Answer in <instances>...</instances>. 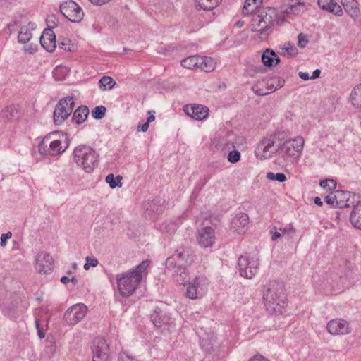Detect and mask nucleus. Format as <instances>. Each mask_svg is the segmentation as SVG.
I'll return each mask as SVG.
<instances>
[{"label":"nucleus","instance_id":"37998d69","mask_svg":"<svg viewBox=\"0 0 361 361\" xmlns=\"http://www.w3.org/2000/svg\"><path fill=\"white\" fill-rule=\"evenodd\" d=\"M46 23L47 25L48 26V28L53 29L58 26V18L54 14L49 15L46 18Z\"/></svg>","mask_w":361,"mask_h":361},{"label":"nucleus","instance_id":"4d7b16f0","mask_svg":"<svg viewBox=\"0 0 361 361\" xmlns=\"http://www.w3.org/2000/svg\"><path fill=\"white\" fill-rule=\"evenodd\" d=\"M280 231H282L283 233H286L289 231L294 233L295 231L291 225H289L288 227H286L284 228H280Z\"/></svg>","mask_w":361,"mask_h":361},{"label":"nucleus","instance_id":"a878e982","mask_svg":"<svg viewBox=\"0 0 361 361\" xmlns=\"http://www.w3.org/2000/svg\"><path fill=\"white\" fill-rule=\"evenodd\" d=\"M216 68V62L212 57L201 56L199 58L198 68L204 72H212Z\"/></svg>","mask_w":361,"mask_h":361},{"label":"nucleus","instance_id":"f3484780","mask_svg":"<svg viewBox=\"0 0 361 361\" xmlns=\"http://www.w3.org/2000/svg\"><path fill=\"white\" fill-rule=\"evenodd\" d=\"M327 330L332 335L346 334L350 332L349 323L341 319H336L327 323Z\"/></svg>","mask_w":361,"mask_h":361},{"label":"nucleus","instance_id":"5701e85b","mask_svg":"<svg viewBox=\"0 0 361 361\" xmlns=\"http://www.w3.org/2000/svg\"><path fill=\"white\" fill-rule=\"evenodd\" d=\"M261 58L263 64L267 67L277 65L280 62V58L276 53L271 49H266L262 54Z\"/></svg>","mask_w":361,"mask_h":361},{"label":"nucleus","instance_id":"49530a36","mask_svg":"<svg viewBox=\"0 0 361 361\" xmlns=\"http://www.w3.org/2000/svg\"><path fill=\"white\" fill-rule=\"evenodd\" d=\"M12 236V233L11 232L8 231L6 233H3L1 234V237H0V245L1 247H4L6 245V241L8 239L11 238Z\"/></svg>","mask_w":361,"mask_h":361},{"label":"nucleus","instance_id":"774afa93","mask_svg":"<svg viewBox=\"0 0 361 361\" xmlns=\"http://www.w3.org/2000/svg\"><path fill=\"white\" fill-rule=\"evenodd\" d=\"M13 0H0V4L1 2H5V3H11Z\"/></svg>","mask_w":361,"mask_h":361},{"label":"nucleus","instance_id":"f03ea898","mask_svg":"<svg viewBox=\"0 0 361 361\" xmlns=\"http://www.w3.org/2000/svg\"><path fill=\"white\" fill-rule=\"evenodd\" d=\"M194 262L193 252L189 249H178L176 252L166 259L168 269H173V278L179 284H185L189 272L187 267Z\"/></svg>","mask_w":361,"mask_h":361},{"label":"nucleus","instance_id":"8fccbe9b","mask_svg":"<svg viewBox=\"0 0 361 361\" xmlns=\"http://www.w3.org/2000/svg\"><path fill=\"white\" fill-rule=\"evenodd\" d=\"M85 260L91 267H94L97 266V264L99 263L97 259H96L95 257H90V256L86 257Z\"/></svg>","mask_w":361,"mask_h":361},{"label":"nucleus","instance_id":"2eb2a0df","mask_svg":"<svg viewBox=\"0 0 361 361\" xmlns=\"http://www.w3.org/2000/svg\"><path fill=\"white\" fill-rule=\"evenodd\" d=\"M54 268V260L50 254L40 252L35 257V269L40 274H47Z\"/></svg>","mask_w":361,"mask_h":361},{"label":"nucleus","instance_id":"680f3d73","mask_svg":"<svg viewBox=\"0 0 361 361\" xmlns=\"http://www.w3.org/2000/svg\"><path fill=\"white\" fill-rule=\"evenodd\" d=\"M314 202L316 205L319 206V207L322 206V204H323V202L319 197H314Z\"/></svg>","mask_w":361,"mask_h":361},{"label":"nucleus","instance_id":"72a5a7b5","mask_svg":"<svg viewBox=\"0 0 361 361\" xmlns=\"http://www.w3.org/2000/svg\"><path fill=\"white\" fill-rule=\"evenodd\" d=\"M99 83L100 89L103 91L111 90L116 85V82L110 76H103Z\"/></svg>","mask_w":361,"mask_h":361},{"label":"nucleus","instance_id":"ddd939ff","mask_svg":"<svg viewBox=\"0 0 361 361\" xmlns=\"http://www.w3.org/2000/svg\"><path fill=\"white\" fill-rule=\"evenodd\" d=\"M92 350V361H109V347L103 338L94 339Z\"/></svg>","mask_w":361,"mask_h":361},{"label":"nucleus","instance_id":"c9c22d12","mask_svg":"<svg viewBox=\"0 0 361 361\" xmlns=\"http://www.w3.org/2000/svg\"><path fill=\"white\" fill-rule=\"evenodd\" d=\"M106 109L105 106L100 105L94 107L92 111V116L97 120L102 119L106 114Z\"/></svg>","mask_w":361,"mask_h":361},{"label":"nucleus","instance_id":"5fc2aeb1","mask_svg":"<svg viewBox=\"0 0 361 361\" xmlns=\"http://www.w3.org/2000/svg\"><path fill=\"white\" fill-rule=\"evenodd\" d=\"M248 361H269V360L262 355H256L250 358Z\"/></svg>","mask_w":361,"mask_h":361},{"label":"nucleus","instance_id":"338daca9","mask_svg":"<svg viewBox=\"0 0 361 361\" xmlns=\"http://www.w3.org/2000/svg\"><path fill=\"white\" fill-rule=\"evenodd\" d=\"M90 265L86 262V263L84 264V267L83 268L85 269V270H88L90 268Z\"/></svg>","mask_w":361,"mask_h":361},{"label":"nucleus","instance_id":"dca6fc26","mask_svg":"<svg viewBox=\"0 0 361 361\" xmlns=\"http://www.w3.org/2000/svg\"><path fill=\"white\" fill-rule=\"evenodd\" d=\"M197 240L201 247L207 248L212 247L216 240L214 230L211 227H204L200 229Z\"/></svg>","mask_w":361,"mask_h":361},{"label":"nucleus","instance_id":"aec40b11","mask_svg":"<svg viewBox=\"0 0 361 361\" xmlns=\"http://www.w3.org/2000/svg\"><path fill=\"white\" fill-rule=\"evenodd\" d=\"M41 45L49 52H53L56 47V35L50 28L45 29L40 37Z\"/></svg>","mask_w":361,"mask_h":361},{"label":"nucleus","instance_id":"f8f14e48","mask_svg":"<svg viewBox=\"0 0 361 361\" xmlns=\"http://www.w3.org/2000/svg\"><path fill=\"white\" fill-rule=\"evenodd\" d=\"M87 307L82 303H78L69 307L64 314V323L73 326L80 322L86 315Z\"/></svg>","mask_w":361,"mask_h":361},{"label":"nucleus","instance_id":"6ab92c4d","mask_svg":"<svg viewBox=\"0 0 361 361\" xmlns=\"http://www.w3.org/2000/svg\"><path fill=\"white\" fill-rule=\"evenodd\" d=\"M250 219L247 214L240 212L231 220V227L236 233H245L247 229Z\"/></svg>","mask_w":361,"mask_h":361},{"label":"nucleus","instance_id":"603ef678","mask_svg":"<svg viewBox=\"0 0 361 361\" xmlns=\"http://www.w3.org/2000/svg\"><path fill=\"white\" fill-rule=\"evenodd\" d=\"M20 22L19 20H14L13 22H11V23H9L8 25V29L9 30L10 32H11L13 31V27L14 26H20Z\"/></svg>","mask_w":361,"mask_h":361},{"label":"nucleus","instance_id":"4be33fe9","mask_svg":"<svg viewBox=\"0 0 361 361\" xmlns=\"http://www.w3.org/2000/svg\"><path fill=\"white\" fill-rule=\"evenodd\" d=\"M36 28L35 23L29 22L27 25L20 26L18 35V42L21 44L27 43L32 38V30Z\"/></svg>","mask_w":361,"mask_h":361},{"label":"nucleus","instance_id":"6e6d98bb","mask_svg":"<svg viewBox=\"0 0 361 361\" xmlns=\"http://www.w3.org/2000/svg\"><path fill=\"white\" fill-rule=\"evenodd\" d=\"M271 239L274 241L278 240L281 236V233L279 232H278V231H271Z\"/></svg>","mask_w":361,"mask_h":361},{"label":"nucleus","instance_id":"c03bdc74","mask_svg":"<svg viewBox=\"0 0 361 361\" xmlns=\"http://www.w3.org/2000/svg\"><path fill=\"white\" fill-rule=\"evenodd\" d=\"M298 44L300 48H304L307 46V44L308 43V40L307 39L306 35H305L302 33H300L298 35Z\"/></svg>","mask_w":361,"mask_h":361},{"label":"nucleus","instance_id":"a18cd8bd","mask_svg":"<svg viewBox=\"0 0 361 361\" xmlns=\"http://www.w3.org/2000/svg\"><path fill=\"white\" fill-rule=\"evenodd\" d=\"M118 361H138L136 358L126 354V353H120Z\"/></svg>","mask_w":361,"mask_h":361},{"label":"nucleus","instance_id":"a211bd4d","mask_svg":"<svg viewBox=\"0 0 361 361\" xmlns=\"http://www.w3.org/2000/svg\"><path fill=\"white\" fill-rule=\"evenodd\" d=\"M184 111L187 115L197 121L205 119L209 114V109L202 104H192L185 106Z\"/></svg>","mask_w":361,"mask_h":361},{"label":"nucleus","instance_id":"a19ab883","mask_svg":"<svg viewBox=\"0 0 361 361\" xmlns=\"http://www.w3.org/2000/svg\"><path fill=\"white\" fill-rule=\"evenodd\" d=\"M59 47L63 50L71 51L74 49V44L71 43L69 39L63 38L59 42Z\"/></svg>","mask_w":361,"mask_h":361},{"label":"nucleus","instance_id":"39448f33","mask_svg":"<svg viewBox=\"0 0 361 361\" xmlns=\"http://www.w3.org/2000/svg\"><path fill=\"white\" fill-rule=\"evenodd\" d=\"M72 159L78 167L85 173H90L99 165V154L90 145L80 144L74 148Z\"/></svg>","mask_w":361,"mask_h":361},{"label":"nucleus","instance_id":"bb28decb","mask_svg":"<svg viewBox=\"0 0 361 361\" xmlns=\"http://www.w3.org/2000/svg\"><path fill=\"white\" fill-rule=\"evenodd\" d=\"M336 193L337 194L335 195L334 196H331V195L325 196V197H324L325 202L328 204H334L335 202L338 204V199L339 196L343 195L344 198H346V201H345V202H343V203L340 202V207H349L350 206V204L349 203V197L350 196V193L345 192H339V191H336Z\"/></svg>","mask_w":361,"mask_h":361},{"label":"nucleus","instance_id":"4468645a","mask_svg":"<svg viewBox=\"0 0 361 361\" xmlns=\"http://www.w3.org/2000/svg\"><path fill=\"white\" fill-rule=\"evenodd\" d=\"M68 144L66 142H62L59 140H54L47 147L44 142L39 145V152L45 156H57L61 154L68 148Z\"/></svg>","mask_w":361,"mask_h":361},{"label":"nucleus","instance_id":"9d476101","mask_svg":"<svg viewBox=\"0 0 361 361\" xmlns=\"http://www.w3.org/2000/svg\"><path fill=\"white\" fill-rule=\"evenodd\" d=\"M275 144L276 138L274 136L267 137L260 140L255 149L257 158L264 160L272 157L279 151V147Z\"/></svg>","mask_w":361,"mask_h":361},{"label":"nucleus","instance_id":"864d4df0","mask_svg":"<svg viewBox=\"0 0 361 361\" xmlns=\"http://www.w3.org/2000/svg\"><path fill=\"white\" fill-rule=\"evenodd\" d=\"M298 75L299 77L304 80H308L310 79H311V77L309 75V73H307V72H302V71H300L298 73Z\"/></svg>","mask_w":361,"mask_h":361},{"label":"nucleus","instance_id":"3c124183","mask_svg":"<svg viewBox=\"0 0 361 361\" xmlns=\"http://www.w3.org/2000/svg\"><path fill=\"white\" fill-rule=\"evenodd\" d=\"M92 4L96 6H102L109 3L111 0H89Z\"/></svg>","mask_w":361,"mask_h":361},{"label":"nucleus","instance_id":"052dcab7","mask_svg":"<svg viewBox=\"0 0 361 361\" xmlns=\"http://www.w3.org/2000/svg\"><path fill=\"white\" fill-rule=\"evenodd\" d=\"M248 1H251L253 5L257 6V9L262 3V0H248Z\"/></svg>","mask_w":361,"mask_h":361},{"label":"nucleus","instance_id":"ea45409f","mask_svg":"<svg viewBox=\"0 0 361 361\" xmlns=\"http://www.w3.org/2000/svg\"><path fill=\"white\" fill-rule=\"evenodd\" d=\"M240 152L237 149H233L228 154L227 159L230 163L235 164L240 159Z\"/></svg>","mask_w":361,"mask_h":361},{"label":"nucleus","instance_id":"cd10ccee","mask_svg":"<svg viewBox=\"0 0 361 361\" xmlns=\"http://www.w3.org/2000/svg\"><path fill=\"white\" fill-rule=\"evenodd\" d=\"M341 4L350 16L357 17L359 10L356 0H341Z\"/></svg>","mask_w":361,"mask_h":361},{"label":"nucleus","instance_id":"c756f323","mask_svg":"<svg viewBox=\"0 0 361 361\" xmlns=\"http://www.w3.org/2000/svg\"><path fill=\"white\" fill-rule=\"evenodd\" d=\"M350 102L353 106L361 108V83L355 87L351 92Z\"/></svg>","mask_w":361,"mask_h":361},{"label":"nucleus","instance_id":"1a4fd4ad","mask_svg":"<svg viewBox=\"0 0 361 361\" xmlns=\"http://www.w3.org/2000/svg\"><path fill=\"white\" fill-rule=\"evenodd\" d=\"M240 275L246 279L253 278L259 269V259L256 257L242 255L238 260Z\"/></svg>","mask_w":361,"mask_h":361},{"label":"nucleus","instance_id":"e2e57ef3","mask_svg":"<svg viewBox=\"0 0 361 361\" xmlns=\"http://www.w3.org/2000/svg\"><path fill=\"white\" fill-rule=\"evenodd\" d=\"M61 281L63 283L66 284L70 281V279L68 276H64L61 278Z\"/></svg>","mask_w":361,"mask_h":361},{"label":"nucleus","instance_id":"7c9ffc66","mask_svg":"<svg viewBox=\"0 0 361 361\" xmlns=\"http://www.w3.org/2000/svg\"><path fill=\"white\" fill-rule=\"evenodd\" d=\"M162 312L159 308H156L151 314V321L156 327H161L167 321L165 317L161 314Z\"/></svg>","mask_w":361,"mask_h":361},{"label":"nucleus","instance_id":"7ed1b4c3","mask_svg":"<svg viewBox=\"0 0 361 361\" xmlns=\"http://www.w3.org/2000/svg\"><path fill=\"white\" fill-rule=\"evenodd\" d=\"M243 14L248 16L253 13L251 26L253 30L264 33L267 32L272 25L275 10L272 8H257V6L253 5L251 1L245 0L243 8Z\"/></svg>","mask_w":361,"mask_h":361},{"label":"nucleus","instance_id":"393cba45","mask_svg":"<svg viewBox=\"0 0 361 361\" xmlns=\"http://www.w3.org/2000/svg\"><path fill=\"white\" fill-rule=\"evenodd\" d=\"M89 114L90 111L87 106H80L74 111L72 117V121L73 123L78 125L81 124L87 119Z\"/></svg>","mask_w":361,"mask_h":361},{"label":"nucleus","instance_id":"412c9836","mask_svg":"<svg viewBox=\"0 0 361 361\" xmlns=\"http://www.w3.org/2000/svg\"><path fill=\"white\" fill-rule=\"evenodd\" d=\"M317 4L322 11H327L336 16L341 17L343 15L341 6L334 0H318Z\"/></svg>","mask_w":361,"mask_h":361},{"label":"nucleus","instance_id":"473e14b6","mask_svg":"<svg viewBox=\"0 0 361 361\" xmlns=\"http://www.w3.org/2000/svg\"><path fill=\"white\" fill-rule=\"evenodd\" d=\"M281 49L280 54L282 56H294L298 54L297 49L290 42H286Z\"/></svg>","mask_w":361,"mask_h":361},{"label":"nucleus","instance_id":"13d9d810","mask_svg":"<svg viewBox=\"0 0 361 361\" xmlns=\"http://www.w3.org/2000/svg\"><path fill=\"white\" fill-rule=\"evenodd\" d=\"M321 73V71L319 69H316L313 71L312 75L310 76L311 79L314 80L319 77Z\"/></svg>","mask_w":361,"mask_h":361},{"label":"nucleus","instance_id":"6e6552de","mask_svg":"<svg viewBox=\"0 0 361 361\" xmlns=\"http://www.w3.org/2000/svg\"><path fill=\"white\" fill-rule=\"evenodd\" d=\"M75 106L73 97L61 99L55 106L53 118L55 124H62L71 114Z\"/></svg>","mask_w":361,"mask_h":361},{"label":"nucleus","instance_id":"0e129e2a","mask_svg":"<svg viewBox=\"0 0 361 361\" xmlns=\"http://www.w3.org/2000/svg\"><path fill=\"white\" fill-rule=\"evenodd\" d=\"M155 120V116H154V114H150L148 117H147V123H148L149 124V123L154 121Z\"/></svg>","mask_w":361,"mask_h":361},{"label":"nucleus","instance_id":"de8ad7c7","mask_svg":"<svg viewBox=\"0 0 361 361\" xmlns=\"http://www.w3.org/2000/svg\"><path fill=\"white\" fill-rule=\"evenodd\" d=\"M173 48L171 46H159L157 48V51L164 55H168Z\"/></svg>","mask_w":361,"mask_h":361},{"label":"nucleus","instance_id":"4c0bfd02","mask_svg":"<svg viewBox=\"0 0 361 361\" xmlns=\"http://www.w3.org/2000/svg\"><path fill=\"white\" fill-rule=\"evenodd\" d=\"M319 185L323 188H327L332 190L336 189L337 183L334 179H324L320 181Z\"/></svg>","mask_w":361,"mask_h":361},{"label":"nucleus","instance_id":"58836bf2","mask_svg":"<svg viewBox=\"0 0 361 361\" xmlns=\"http://www.w3.org/2000/svg\"><path fill=\"white\" fill-rule=\"evenodd\" d=\"M267 178L269 180H277L278 182H280V183H283L286 180V175L282 173H274L272 172H269L267 174Z\"/></svg>","mask_w":361,"mask_h":361},{"label":"nucleus","instance_id":"9b49d317","mask_svg":"<svg viewBox=\"0 0 361 361\" xmlns=\"http://www.w3.org/2000/svg\"><path fill=\"white\" fill-rule=\"evenodd\" d=\"M60 11L72 23H80L84 17L82 8L73 0H68L61 4Z\"/></svg>","mask_w":361,"mask_h":361},{"label":"nucleus","instance_id":"69168bd1","mask_svg":"<svg viewBox=\"0 0 361 361\" xmlns=\"http://www.w3.org/2000/svg\"><path fill=\"white\" fill-rule=\"evenodd\" d=\"M70 281H71L73 283L75 284L78 282V279L76 277L73 276L70 279Z\"/></svg>","mask_w":361,"mask_h":361},{"label":"nucleus","instance_id":"2f4dec72","mask_svg":"<svg viewBox=\"0 0 361 361\" xmlns=\"http://www.w3.org/2000/svg\"><path fill=\"white\" fill-rule=\"evenodd\" d=\"M200 56H190L181 61V66L188 69L198 68Z\"/></svg>","mask_w":361,"mask_h":361},{"label":"nucleus","instance_id":"0eeeda50","mask_svg":"<svg viewBox=\"0 0 361 361\" xmlns=\"http://www.w3.org/2000/svg\"><path fill=\"white\" fill-rule=\"evenodd\" d=\"M185 295L191 300L202 298L207 293L209 287V280L204 275L195 276L191 281H185Z\"/></svg>","mask_w":361,"mask_h":361},{"label":"nucleus","instance_id":"c85d7f7f","mask_svg":"<svg viewBox=\"0 0 361 361\" xmlns=\"http://www.w3.org/2000/svg\"><path fill=\"white\" fill-rule=\"evenodd\" d=\"M222 0H195L197 6L204 11H211L219 6Z\"/></svg>","mask_w":361,"mask_h":361},{"label":"nucleus","instance_id":"b1692460","mask_svg":"<svg viewBox=\"0 0 361 361\" xmlns=\"http://www.w3.org/2000/svg\"><path fill=\"white\" fill-rule=\"evenodd\" d=\"M350 221L353 227L361 230V200L353 205Z\"/></svg>","mask_w":361,"mask_h":361},{"label":"nucleus","instance_id":"09e8293b","mask_svg":"<svg viewBox=\"0 0 361 361\" xmlns=\"http://www.w3.org/2000/svg\"><path fill=\"white\" fill-rule=\"evenodd\" d=\"M35 323L36 329L37 330L38 336L39 337V338H44L45 337V334L42 329L40 327L39 319H36Z\"/></svg>","mask_w":361,"mask_h":361},{"label":"nucleus","instance_id":"79ce46f5","mask_svg":"<svg viewBox=\"0 0 361 361\" xmlns=\"http://www.w3.org/2000/svg\"><path fill=\"white\" fill-rule=\"evenodd\" d=\"M14 111L13 106H6L1 111V116L5 120H10L13 117Z\"/></svg>","mask_w":361,"mask_h":361},{"label":"nucleus","instance_id":"e433bc0d","mask_svg":"<svg viewBox=\"0 0 361 361\" xmlns=\"http://www.w3.org/2000/svg\"><path fill=\"white\" fill-rule=\"evenodd\" d=\"M117 178L118 180L116 181L114 174L111 173L106 176V182L109 184L111 188H115L116 187H121L122 183L120 182L121 178L119 176H118Z\"/></svg>","mask_w":361,"mask_h":361},{"label":"nucleus","instance_id":"f257e3e1","mask_svg":"<svg viewBox=\"0 0 361 361\" xmlns=\"http://www.w3.org/2000/svg\"><path fill=\"white\" fill-rule=\"evenodd\" d=\"M149 260H144L135 268L116 275L118 290L121 295H131L140 283L142 277L147 274Z\"/></svg>","mask_w":361,"mask_h":361},{"label":"nucleus","instance_id":"423d86ee","mask_svg":"<svg viewBox=\"0 0 361 361\" xmlns=\"http://www.w3.org/2000/svg\"><path fill=\"white\" fill-rule=\"evenodd\" d=\"M304 143L305 141L302 137L288 139L279 146V151L290 161H297L302 155Z\"/></svg>","mask_w":361,"mask_h":361},{"label":"nucleus","instance_id":"bf43d9fd","mask_svg":"<svg viewBox=\"0 0 361 361\" xmlns=\"http://www.w3.org/2000/svg\"><path fill=\"white\" fill-rule=\"evenodd\" d=\"M149 123L145 122V123L142 124V125H139L138 126V128H140V130L142 131V132H146L148 128H149Z\"/></svg>","mask_w":361,"mask_h":361},{"label":"nucleus","instance_id":"f704fd0d","mask_svg":"<svg viewBox=\"0 0 361 361\" xmlns=\"http://www.w3.org/2000/svg\"><path fill=\"white\" fill-rule=\"evenodd\" d=\"M66 73L67 71L64 67L58 66L53 70V78L55 80H63L65 78Z\"/></svg>","mask_w":361,"mask_h":361},{"label":"nucleus","instance_id":"20e7f679","mask_svg":"<svg viewBox=\"0 0 361 361\" xmlns=\"http://www.w3.org/2000/svg\"><path fill=\"white\" fill-rule=\"evenodd\" d=\"M263 300L269 312L281 314L287 300L283 286L277 281H270L264 290Z\"/></svg>","mask_w":361,"mask_h":361}]
</instances>
